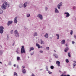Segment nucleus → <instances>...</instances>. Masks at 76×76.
I'll return each mask as SVG.
<instances>
[{"label":"nucleus","mask_w":76,"mask_h":76,"mask_svg":"<svg viewBox=\"0 0 76 76\" xmlns=\"http://www.w3.org/2000/svg\"><path fill=\"white\" fill-rule=\"evenodd\" d=\"M36 45L37 46V47H38V48H40V46L39 45L38 43L36 44Z\"/></svg>","instance_id":"obj_17"},{"label":"nucleus","mask_w":76,"mask_h":76,"mask_svg":"<svg viewBox=\"0 0 76 76\" xmlns=\"http://www.w3.org/2000/svg\"><path fill=\"white\" fill-rule=\"evenodd\" d=\"M54 52H55V53H56V51L55 50H54Z\"/></svg>","instance_id":"obj_51"},{"label":"nucleus","mask_w":76,"mask_h":76,"mask_svg":"<svg viewBox=\"0 0 76 76\" xmlns=\"http://www.w3.org/2000/svg\"><path fill=\"white\" fill-rule=\"evenodd\" d=\"M22 67H23L24 69V68H25V67L23 66H22Z\"/></svg>","instance_id":"obj_48"},{"label":"nucleus","mask_w":76,"mask_h":76,"mask_svg":"<svg viewBox=\"0 0 76 76\" xmlns=\"http://www.w3.org/2000/svg\"><path fill=\"white\" fill-rule=\"evenodd\" d=\"M50 68L51 69H54V66H51Z\"/></svg>","instance_id":"obj_26"},{"label":"nucleus","mask_w":76,"mask_h":76,"mask_svg":"<svg viewBox=\"0 0 76 76\" xmlns=\"http://www.w3.org/2000/svg\"><path fill=\"white\" fill-rule=\"evenodd\" d=\"M21 53L22 54L23 53H25V49H21Z\"/></svg>","instance_id":"obj_6"},{"label":"nucleus","mask_w":76,"mask_h":76,"mask_svg":"<svg viewBox=\"0 0 76 76\" xmlns=\"http://www.w3.org/2000/svg\"><path fill=\"white\" fill-rule=\"evenodd\" d=\"M14 34H15L16 37H19V33H18V31H17V30H15V31Z\"/></svg>","instance_id":"obj_3"},{"label":"nucleus","mask_w":76,"mask_h":76,"mask_svg":"<svg viewBox=\"0 0 76 76\" xmlns=\"http://www.w3.org/2000/svg\"><path fill=\"white\" fill-rule=\"evenodd\" d=\"M53 56L56 57V58H58V55L56 54H54Z\"/></svg>","instance_id":"obj_20"},{"label":"nucleus","mask_w":76,"mask_h":76,"mask_svg":"<svg viewBox=\"0 0 76 76\" xmlns=\"http://www.w3.org/2000/svg\"><path fill=\"white\" fill-rule=\"evenodd\" d=\"M24 8H25V7H26L27 6V3L26 2H25L24 4Z\"/></svg>","instance_id":"obj_15"},{"label":"nucleus","mask_w":76,"mask_h":76,"mask_svg":"<svg viewBox=\"0 0 76 76\" xmlns=\"http://www.w3.org/2000/svg\"><path fill=\"white\" fill-rule=\"evenodd\" d=\"M28 58H29V57H28Z\"/></svg>","instance_id":"obj_60"},{"label":"nucleus","mask_w":76,"mask_h":76,"mask_svg":"<svg viewBox=\"0 0 76 76\" xmlns=\"http://www.w3.org/2000/svg\"><path fill=\"white\" fill-rule=\"evenodd\" d=\"M73 62H74V63H75L76 64V61H74Z\"/></svg>","instance_id":"obj_49"},{"label":"nucleus","mask_w":76,"mask_h":76,"mask_svg":"<svg viewBox=\"0 0 76 76\" xmlns=\"http://www.w3.org/2000/svg\"><path fill=\"white\" fill-rule=\"evenodd\" d=\"M34 47H31V48H30V50L29 51L30 52L31 51V50H34Z\"/></svg>","instance_id":"obj_13"},{"label":"nucleus","mask_w":76,"mask_h":76,"mask_svg":"<svg viewBox=\"0 0 76 76\" xmlns=\"http://www.w3.org/2000/svg\"><path fill=\"white\" fill-rule=\"evenodd\" d=\"M3 13V11L0 9V13Z\"/></svg>","instance_id":"obj_29"},{"label":"nucleus","mask_w":76,"mask_h":76,"mask_svg":"<svg viewBox=\"0 0 76 76\" xmlns=\"http://www.w3.org/2000/svg\"><path fill=\"white\" fill-rule=\"evenodd\" d=\"M40 70H42V69H40Z\"/></svg>","instance_id":"obj_56"},{"label":"nucleus","mask_w":76,"mask_h":76,"mask_svg":"<svg viewBox=\"0 0 76 76\" xmlns=\"http://www.w3.org/2000/svg\"><path fill=\"white\" fill-rule=\"evenodd\" d=\"M56 64L58 65V67H59V66H60V62L59 61H56Z\"/></svg>","instance_id":"obj_11"},{"label":"nucleus","mask_w":76,"mask_h":76,"mask_svg":"<svg viewBox=\"0 0 76 76\" xmlns=\"http://www.w3.org/2000/svg\"><path fill=\"white\" fill-rule=\"evenodd\" d=\"M73 34V31L71 30V31L70 32V34L71 35H72Z\"/></svg>","instance_id":"obj_30"},{"label":"nucleus","mask_w":76,"mask_h":76,"mask_svg":"<svg viewBox=\"0 0 76 76\" xmlns=\"http://www.w3.org/2000/svg\"><path fill=\"white\" fill-rule=\"evenodd\" d=\"M47 69H48V68H47Z\"/></svg>","instance_id":"obj_58"},{"label":"nucleus","mask_w":76,"mask_h":76,"mask_svg":"<svg viewBox=\"0 0 76 76\" xmlns=\"http://www.w3.org/2000/svg\"><path fill=\"white\" fill-rule=\"evenodd\" d=\"M21 47V49H25V48H24V46H22Z\"/></svg>","instance_id":"obj_31"},{"label":"nucleus","mask_w":76,"mask_h":76,"mask_svg":"<svg viewBox=\"0 0 76 76\" xmlns=\"http://www.w3.org/2000/svg\"><path fill=\"white\" fill-rule=\"evenodd\" d=\"M66 63H69V60L67 59H66Z\"/></svg>","instance_id":"obj_28"},{"label":"nucleus","mask_w":76,"mask_h":76,"mask_svg":"<svg viewBox=\"0 0 76 76\" xmlns=\"http://www.w3.org/2000/svg\"><path fill=\"white\" fill-rule=\"evenodd\" d=\"M29 16H30V14H27V17H29Z\"/></svg>","instance_id":"obj_33"},{"label":"nucleus","mask_w":76,"mask_h":76,"mask_svg":"<svg viewBox=\"0 0 76 76\" xmlns=\"http://www.w3.org/2000/svg\"><path fill=\"white\" fill-rule=\"evenodd\" d=\"M13 23V21H9L7 23V25L8 26H9L10 25V24H12Z\"/></svg>","instance_id":"obj_8"},{"label":"nucleus","mask_w":76,"mask_h":76,"mask_svg":"<svg viewBox=\"0 0 76 76\" xmlns=\"http://www.w3.org/2000/svg\"><path fill=\"white\" fill-rule=\"evenodd\" d=\"M73 9H75V7H73Z\"/></svg>","instance_id":"obj_54"},{"label":"nucleus","mask_w":76,"mask_h":76,"mask_svg":"<svg viewBox=\"0 0 76 76\" xmlns=\"http://www.w3.org/2000/svg\"><path fill=\"white\" fill-rule=\"evenodd\" d=\"M0 63H1V64H2V63L0 61Z\"/></svg>","instance_id":"obj_53"},{"label":"nucleus","mask_w":76,"mask_h":76,"mask_svg":"<svg viewBox=\"0 0 76 76\" xmlns=\"http://www.w3.org/2000/svg\"><path fill=\"white\" fill-rule=\"evenodd\" d=\"M37 17L39 18L41 20H42V19H43V18L42 17V15H41V14H38L37 16Z\"/></svg>","instance_id":"obj_4"},{"label":"nucleus","mask_w":76,"mask_h":76,"mask_svg":"<svg viewBox=\"0 0 76 76\" xmlns=\"http://www.w3.org/2000/svg\"><path fill=\"white\" fill-rule=\"evenodd\" d=\"M46 50H49V47H47L46 48Z\"/></svg>","instance_id":"obj_32"},{"label":"nucleus","mask_w":76,"mask_h":76,"mask_svg":"<svg viewBox=\"0 0 76 76\" xmlns=\"http://www.w3.org/2000/svg\"><path fill=\"white\" fill-rule=\"evenodd\" d=\"M14 67H16V64H14Z\"/></svg>","instance_id":"obj_50"},{"label":"nucleus","mask_w":76,"mask_h":76,"mask_svg":"<svg viewBox=\"0 0 76 76\" xmlns=\"http://www.w3.org/2000/svg\"><path fill=\"white\" fill-rule=\"evenodd\" d=\"M64 14H66V17H69L70 16V14L68 12H65Z\"/></svg>","instance_id":"obj_10"},{"label":"nucleus","mask_w":76,"mask_h":76,"mask_svg":"<svg viewBox=\"0 0 76 76\" xmlns=\"http://www.w3.org/2000/svg\"><path fill=\"white\" fill-rule=\"evenodd\" d=\"M72 44H75V42L72 41Z\"/></svg>","instance_id":"obj_42"},{"label":"nucleus","mask_w":76,"mask_h":76,"mask_svg":"<svg viewBox=\"0 0 76 76\" xmlns=\"http://www.w3.org/2000/svg\"><path fill=\"white\" fill-rule=\"evenodd\" d=\"M64 73H65V72H64Z\"/></svg>","instance_id":"obj_59"},{"label":"nucleus","mask_w":76,"mask_h":76,"mask_svg":"<svg viewBox=\"0 0 76 76\" xmlns=\"http://www.w3.org/2000/svg\"><path fill=\"white\" fill-rule=\"evenodd\" d=\"M62 6V2H61L58 5L57 7L58 9H60V6Z\"/></svg>","instance_id":"obj_5"},{"label":"nucleus","mask_w":76,"mask_h":76,"mask_svg":"<svg viewBox=\"0 0 76 76\" xmlns=\"http://www.w3.org/2000/svg\"><path fill=\"white\" fill-rule=\"evenodd\" d=\"M59 72H60V71H59Z\"/></svg>","instance_id":"obj_61"},{"label":"nucleus","mask_w":76,"mask_h":76,"mask_svg":"<svg viewBox=\"0 0 76 76\" xmlns=\"http://www.w3.org/2000/svg\"><path fill=\"white\" fill-rule=\"evenodd\" d=\"M17 60L18 61H19V60H20V57L17 56Z\"/></svg>","instance_id":"obj_18"},{"label":"nucleus","mask_w":76,"mask_h":76,"mask_svg":"<svg viewBox=\"0 0 76 76\" xmlns=\"http://www.w3.org/2000/svg\"><path fill=\"white\" fill-rule=\"evenodd\" d=\"M41 44H44V41H42V39H41Z\"/></svg>","instance_id":"obj_23"},{"label":"nucleus","mask_w":76,"mask_h":76,"mask_svg":"<svg viewBox=\"0 0 76 76\" xmlns=\"http://www.w3.org/2000/svg\"><path fill=\"white\" fill-rule=\"evenodd\" d=\"M22 72L23 73H25V74L26 73V70H25V69H22Z\"/></svg>","instance_id":"obj_14"},{"label":"nucleus","mask_w":76,"mask_h":76,"mask_svg":"<svg viewBox=\"0 0 76 76\" xmlns=\"http://www.w3.org/2000/svg\"><path fill=\"white\" fill-rule=\"evenodd\" d=\"M56 36H57V37H58L57 39H59V38L60 37V35H59V34H56Z\"/></svg>","instance_id":"obj_21"},{"label":"nucleus","mask_w":76,"mask_h":76,"mask_svg":"<svg viewBox=\"0 0 76 76\" xmlns=\"http://www.w3.org/2000/svg\"><path fill=\"white\" fill-rule=\"evenodd\" d=\"M66 46H67V44H66Z\"/></svg>","instance_id":"obj_52"},{"label":"nucleus","mask_w":76,"mask_h":76,"mask_svg":"<svg viewBox=\"0 0 76 76\" xmlns=\"http://www.w3.org/2000/svg\"><path fill=\"white\" fill-rule=\"evenodd\" d=\"M31 76H35V75H34V74H32Z\"/></svg>","instance_id":"obj_40"},{"label":"nucleus","mask_w":76,"mask_h":76,"mask_svg":"<svg viewBox=\"0 0 76 76\" xmlns=\"http://www.w3.org/2000/svg\"><path fill=\"white\" fill-rule=\"evenodd\" d=\"M16 52L17 54H19V52H18V50L16 51Z\"/></svg>","instance_id":"obj_39"},{"label":"nucleus","mask_w":76,"mask_h":76,"mask_svg":"<svg viewBox=\"0 0 76 76\" xmlns=\"http://www.w3.org/2000/svg\"><path fill=\"white\" fill-rule=\"evenodd\" d=\"M48 73L49 74H51L52 73V72L50 71H49Z\"/></svg>","instance_id":"obj_35"},{"label":"nucleus","mask_w":76,"mask_h":76,"mask_svg":"<svg viewBox=\"0 0 76 76\" xmlns=\"http://www.w3.org/2000/svg\"><path fill=\"white\" fill-rule=\"evenodd\" d=\"M61 76H66V75H61Z\"/></svg>","instance_id":"obj_44"},{"label":"nucleus","mask_w":76,"mask_h":76,"mask_svg":"<svg viewBox=\"0 0 76 76\" xmlns=\"http://www.w3.org/2000/svg\"><path fill=\"white\" fill-rule=\"evenodd\" d=\"M37 35H38V34H37V33L35 32L34 34V37H35V36H37Z\"/></svg>","instance_id":"obj_24"},{"label":"nucleus","mask_w":76,"mask_h":76,"mask_svg":"<svg viewBox=\"0 0 76 76\" xmlns=\"http://www.w3.org/2000/svg\"><path fill=\"white\" fill-rule=\"evenodd\" d=\"M47 9H48L47 8V7H46L45 8V10H47Z\"/></svg>","instance_id":"obj_43"},{"label":"nucleus","mask_w":76,"mask_h":76,"mask_svg":"<svg viewBox=\"0 0 76 76\" xmlns=\"http://www.w3.org/2000/svg\"><path fill=\"white\" fill-rule=\"evenodd\" d=\"M41 48H42V47L41 46Z\"/></svg>","instance_id":"obj_55"},{"label":"nucleus","mask_w":76,"mask_h":76,"mask_svg":"<svg viewBox=\"0 0 76 76\" xmlns=\"http://www.w3.org/2000/svg\"><path fill=\"white\" fill-rule=\"evenodd\" d=\"M39 52H40V53H43V52L42 51V50H40L39 51Z\"/></svg>","instance_id":"obj_36"},{"label":"nucleus","mask_w":76,"mask_h":76,"mask_svg":"<svg viewBox=\"0 0 76 76\" xmlns=\"http://www.w3.org/2000/svg\"><path fill=\"white\" fill-rule=\"evenodd\" d=\"M73 65L74 67H75V66L76 65L75 64H73Z\"/></svg>","instance_id":"obj_38"},{"label":"nucleus","mask_w":76,"mask_h":76,"mask_svg":"<svg viewBox=\"0 0 76 76\" xmlns=\"http://www.w3.org/2000/svg\"><path fill=\"white\" fill-rule=\"evenodd\" d=\"M55 12H56L57 13H58V10H57V8H56L55 9Z\"/></svg>","instance_id":"obj_19"},{"label":"nucleus","mask_w":76,"mask_h":76,"mask_svg":"<svg viewBox=\"0 0 76 76\" xmlns=\"http://www.w3.org/2000/svg\"><path fill=\"white\" fill-rule=\"evenodd\" d=\"M14 76H18V74L16 72H15L14 74Z\"/></svg>","instance_id":"obj_22"},{"label":"nucleus","mask_w":76,"mask_h":76,"mask_svg":"<svg viewBox=\"0 0 76 76\" xmlns=\"http://www.w3.org/2000/svg\"><path fill=\"white\" fill-rule=\"evenodd\" d=\"M10 6V4L9 3H7V2H4L2 6L1 7V8L2 9L4 10L6 9V8L7 7H8Z\"/></svg>","instance_id":"obj_1"},{"label":"nucleus","mask_w":76,"mask_h":76,"mask_svg":"<svg viewBox=\"0 0 76 76\" xmlns=\"http://www.w3.org/2000/svg\"><path fill=\"white\" fill-rule=\"evenodd\" d=\"M68 56L69 57H70V52H69L68 53Z\"/></svg>","instance_id":"obj_27"},{"label":"nucleus","mask_w":76,"mask_h":76,"mask_svg":"<svg viewBox=\"0 0 76 76\" xmlns=\"http://www.w3.org/2000/svg\"><path fill=\"white\" fill-rule=\"evenodd\" d=\"M74 37L75 39H76V36L75 35H74Z\"/></svg>","instance_id":"obj_41"},{"label":"nucleus","mask_w":76,"mask_h":76,"mask_svg":"<svg viewBox=\"0 0 76 76\" xmlns=\"http://www.w3.org/2000/svg\"><path fill=\"white\" fill-rule=\"evenodd\" d=\"M3 73H4V72H3Z\"/></svg>","instance_id":"obj_57"},{"label":"nucleus","mask_w":76,"mask_h":76,"mask_svg":"<svg viewBox=\"0 0 76 76\" xmlns=\"http://www.w3.org/2000/svg\"><path fill=\"white\" fill-rule=\"evenodd\" d=\"M34 53L33 52V53H32L31 54V56H33V55H34Z\"/></svg>","instance_id":"obj_37"},{"label":"nucleus","mask_w":76,"mask_h":76,"mask_svg":"<svg viewBox=\"0 0 76 76\" xmlns=\"http://www.w3.org/2000/svg\"><path fill=\"white\" fill-rule=\"evenodd\" d=\"M69 50V48H66L65 50H64V51L65 52H67V51Z\"/></svg>","instance_id":"obj_16"},{"label":"nucleus","mask_w":76,"mask_h":76,"mask_svg":"<svg viewBox=\"0 0 76 76\" xmlns=\"http://www.w3.org/2000/svg\"><path fill=\"white\" fill-rule=\"evenodd\" d=\"M13 30H11V34H13Z\"/></svg>","instance_id":"obj_34"},{"label":"nucleus","mask_w":76,"mask_h":76,"mask_svg":"<svg viewBox=\"0 0 76 76\" xmlns=\"http://www.w3.org/2000/svg\"><path fill=\"white\" fill-rule=\"evenodd\" d=\"M17 18H18V17H16L15 18V19L14 20V23H17V22H18V21H17Z\"/></svg>","instance_id":"obj_7"},{"label":"nucleus","mask_w":76,"mask_h":76,"mask_svg":"<svg viewBox=\"0 0 76 76\" xmlns=\"http://www.w3.org/2000/svg\"><path fill=\"white\" fill-rule=\"evenodd\" d=\"M44 37H46V38H48V34L46 33L45 35H44Z\"/></svg>","instance_id":"obj_12"},{"label":"nucleus","mask_w":76,"mask_h":76,"mask_svg":"<svg viewBox=\"0 0 76 76\" xmlns=\"http://www.w3.org/2000/svg\"><path fill=\"white\" fill-rule=\"evenodd\" d=\"M4 29V27L2 26H0V33L1 34H3V30Z\"/></svg>","instance_id":"obj_2"},{"label":"nucleus","mask_w":76,"mask_h":76,"mask_svg":"<svg viewBox=\"0 0 76 76\" xmlns=\"http://www.w3.org/2000/svg\"><path fill=\"white\" fill-rule=\"evenodd\" d=\"M0 53H1V54H2V51H0Z\"/></svg>","instance_id":"obj_47"},{"label":"nucleus","mask_w":76,"mask_h":76,"mask_svg":"<svg viewBox=\"0 0 76 76\" xmlns=\"http://www.w3.org/2000/svg\"><path fill=\"white\" fill-rule=\"evenodd\" d=\"M66 76H70L69 75H66Z\"/></svg>","instance_id":"obj_46"},{"label":"nucleus","mask_w":76,"mask_h":76,"mask_svg":"<svg viewBox=\"0 0 76 76\" xmlns=\"http://www.w3.org/2000/svg\"><path fill=\"white\" fill-rule=\"evenodd\" d=\"M61 44H64L66 43V42L65 41V40L63 39L61 42Z\"/></svg>","instance_id":"obj_9"},{"label":"nucleus","mask_w":76,"mask_h":76,"mask_svg":"<svg viewBox=\"0 0 76 76\" xmlns=\"http://www.w3.org/2000/svg\"><path fill=\"white\" fill-rule=\"evenodd\" d=\"M19 7H20V8H21V7H22V4H20L19 5Z\"/></svg>","instance_id":"obj_25"},{"label":"nucleus","mask_w":76,"mask_h":76,"mask_svg":"<svg viewBox=\"0 0 76 76\" xmlns=\"http://www.w3.org/2000/svg\"><path fill=\"white\" fill-rule=\"evenodd\" d=\"M9 36H8V35H7V39H8V38H9Z\"/></svg>","instance_id":"obj_45"}]
</instances>
